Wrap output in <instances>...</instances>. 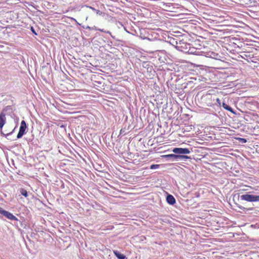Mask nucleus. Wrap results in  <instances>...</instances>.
Listing matches in <instances>:
<instances>
[{"mask_svg": "<svg viewBox=\"0 0 259 259\" xmlns=\"http://www.w3.org/2000/svg\"><path fill=\"white\" fill-rule=\"evenodd\" d=\"M241 200L248 202L259 201V195H253L250 194H244L240 196Z\"/></svg>", "mask_w": 259, "mask_h": 259, "instance_id": "1", "label": "nucleus"}, {"mask_svg": "<svg viewBox=\"0 0 259 259\" xmlns=\"http://www.w3.org/2000/svg\"><path fill=\"white\" fill-rule=\"evenodd\" d=\"M161 157L165 158H171L173 160L177 159H189L190 157L186 155H176L174 154L163 155L161 156Z\"/></svg>", "mask_w": 259, "mask_h": 259, "instance_id": "2", "label": "nucleus"}, {"mask_svg": "<svg viewBox=\"0 0 259 259\" xmlns=\"http://www.w3.org/2000/svg\"><path fill=\"white\" fill-rule=\"evenodd\" d=\"M26 128L27 125L25 121L24 120L21 121L19 131L17 136L18 139L21 138L24 135L25 133Z\"/></svg>", "mask_w": 259, "mask_h": 259, "instance_id": "3", "label": "nucleus"}, {"mask_svg": "<svg viewBox=\"0 0 259 259\" xmlns=\"http://www.w3.org/2000/svg\"><path fill=\"white\" fill-rule=\"evenodd\" d=\"M172 152L174 153L182 154H189L190 153V150L188 148H175L173 149Z\"/></svg>", "mask_w": 259, "mask_h": 259, "instance_id": "4", "label": "nucleus"}, {"mask_svg": "<svg viewBox=\"0 0 259 259\" xmlns=\"http://www.w3.org/2000/svg\"><path fill=\"white\" fill-rule=\"evenodd\" d=\"M2 214H3L4 216H5L7 219L12 220V221H17V218L12 213L6 211L5 210H4L3 212L2 213Z\"/></svg>", "mask_w": 259, "mask_h": 259, "instance_id": "5", "label": "nucleus"}, {"mask_svg": "<svg viewBox=\"0 0 259 259\" xmlns=\"http://www.w3.org/2000/svg\"><path fill=\"white\" fill-rule=\"evenodd\" d=\"M6 123V116L4 113H1L0 114V131L2 133V128L3 126Z\"/></svg>", "mask_w": 259, "mask_h": 259, "instance_id": "6", "label": "nucleus"}, {"mask_svg": "<svg viewBox=\"0 0 259 259\" xmlns=\"http://www.w3.org/2000/svg\"><path fill=\"white\" fill-rule=\"evenodd\" d=\"M166 201L168 203L173 205L176 203V199L171 195H168L166 197Z\"/></svg>", "mask_w": 259, "mask_h": 259, "instance_id": "7", "label": "nucleus"}, {"mask_svg": "<svg viewBox=\"0 0 259 259\" xmlns=\"http://www.w3.org/2000/svg\"><path fill=\"white\" fill-rule=\"evenodd\" d=\"M114 254L115 256L118 258V259H125V255L123 254L120 253L119 252H118L117 250H115L113 251Z\"/></svg>", "mask_w": 259, "mask_h": 259, "instance_id": "8", "label": "nucleus"}, {"mask_svg": "<svg viewBox=\"0 0 259 259\" xmlns=\"http://www.w3.org/2000/svg\"><path fill=\"white\" fill-rule=\"evenodd\" d=\"M222 106L225 109L230 111L231 113H234V111H233V109L227 104L223 103Z\"/></svg>", "mask_w": 259, "mask_h": 259, "instance_id": "9", "label": "nucleus"}, {"mask_svg": "<svg viewBox=\"0 0 259 259\" xmlns=\"http://www.w3.org/2000/svg\"><path fill=\"white\" fill-rule=\"evenodd\" d=\"M20 192L25 197H27L28 196V194L27 190L24 188L20 189Z\"/></svg>", "mask_w": 259, "mask_h": 259, "instance_id": "10", "label": "nucleus"}, {"mask_svg": "<svg viewBox=\"0 0 259 259\" xmlns=\"http://www.w3.org/2000/svg\"><path fill=\"white\" fill-rule=\"evenodd\" d=\"M216 56H217L216 53L213 52H212V51H209L208 52H207L206 54V56L208 57L214 58L215 57H216Z\"/></svg>", "mask_w": 259, "mask_h": 259, "instance_id": "11", "label": "nucleus"}, {"mask_svg": "<svg viewBox=\"0 0 259 259\" xmlns=\"http://www.w3.org/2000/svg\"><path fill=\"white\" fill-rule=\"evenodd\" d=\"M160 166V165L159 164H152L151 166H150V168L151 169H156V168H159Z\"/></svg>", "mask_w": 259, "mask_h": 259, "instance_id": "12", "label": "nucleus"}, {"mask_svg": "<svg viewBox=\"0 0 259 259\" xmlns=\"http://www.w3.org/2000/svg\"><path fill=\"white\" fill-rule=\"evenodd\" d=\"M95 12L96 14L99 15H103L104 14V13H103L99 10H96Z\"/></svg>", "mask_w": 259, "mask_h": 259, "instance_id": "13", "label": "nucleus"}, {"mask_svg": "<svg viewBox=\"0 0 259 259\" xmlns=\"http://www.w3.org/2000/svg\"><path fill=\"white\" fill-rule=\"evenodd\" d=\"M216 101L217 102V103L218 104V106H221V100L219 98H217L216 99Z\"/></svg>", "mask_w": 259, "mask_h": 259, "instance_id": "14", "label": "nucleus"}, {"mask_svg": "<svg viewBox=\"0 0 259 259\" xmlns=\"http://www.w3.org/2000/svg\"><path fill=\"white\" fill-rule=\"evenodd\" d=\"M93 29H94V30H99V31H101V32H105V31H104V30H103V29H97V28L96 27H95V28H93Z\"/></svg>", "mask_w": 259, "mask_h": 259, "instance_id": "15", "label": "nucleus"}, {"mask_svg": "<svg viewBox=\"0 0 259 259\" xmlns=\"http://www.w3.org/2000/svg\"><path fill=\"white\" fill-rule=\"evenodd\" d=\"M4 209L0 206V213L2 214Z\"/></svg>", "mask_w": 259, "mask_h": 259, "instance_id": "16", "label": "nucleus"}, {"mask_svg": "<svg viewBox=\"0 0 259 259\" xmlns=\"http://www.w3.org/2000/svg\"><path fill=\"white\" fill-rule=\"evenodd\" d=\"M90 8V9H91V10H92L93 11H95H95H96V9H95L94 8H93V7H90V8Z\"/></svg>", "mask_w": 259, "mask_h": 259, "instance_id": "17", "label": "nucleus"}]
</instances>
